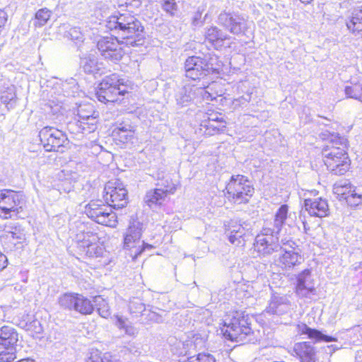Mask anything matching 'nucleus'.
I'll use <instances>...</instances> for the list:
<instances>
[{"mask_svg": "<svg viewBox=\"0 0 362 362\" xmlns=\"http://www.w3.org/2000/svg\"><path fill=\"white\" fill-rule=\"evenodd\" d=\"M288 206L281 205L275 214L273 228H264L256 236L253 247L259 257H267L279 251L281 243H279L278 235L284 225H291L289 223L291 214L288 215Z\"/></svg>", "mask_w": 362, "mask_h": 362, "instance_id": "1", "label": "nucleus"}, {"mask_svg": "<svg viewBox=\"0 0 362 362\" xmlns=\"http://www.w3.org/2000/svg\"><path fill=\"white\" fill-rule=\"evenodd\" d=\"M106 27L117 37L126 40V45L139 46L143 44L144 27L140 21L129 12L112 15L106 21Z\"/></svg>", "mask_w": 362, "mask_h": 362, "instance_id": "2", "label": "nucleus"}, {"mask_svg": "<svg viewBox=\"0 0 362 362\" xmlns=\"http://www.w3.org/2000/svg\"><path fill=\"white\" fill-rule=\"evenodd\" d=\"M329 144L322 149L324 163L333 174L342 175L349 169L350 160L346 152L347 140L338 134H331Z\"/></svg>", "mask_w": 362, "mask_h": 362, "instance_id": "3", "label": "nucleus"}, {"mask_svg": "<svg viewBox=\"0 0 362 362\" xmlns=\"http://www.w3.org/2000/svg\"><path fill=\"white\" fill-rule=\"evenodd\" d=\"M226 189L228 199L234 204H241L249 202L255 189L251 182L243 175L231 176Z\"/></svg>", "mask_w": 362, "mask_h": 362, "instance_id": "4", "label": "nucleus"}, {"mask_svg": "<svg viewBox=\"0 0 362 362\" xmlns=\"http://www.w3.org/2000/svg\"><path fill=\"white\" fill-rule=\"evenodd\" d=\"M250 325L247 316L236 313L231 318L224 320L221 331L226 339L245 343L247 337L252 334Z\"/></svg>", "mask_w": 362, "mask_h": 362, "instance_id": "5", "label": "nucleus"}, {"mask_svg": "<svg viewBox=\"0 0 362 362\" xmlns=\"http://www.w3.org/2000/svg\"><path fill=\"white\" fill-rule=\"evenodd\" d=\"M128 93L123 80L115 74L106 76L98 86L95 95L101 103H115L119 100V96Z\"/></svg>", "mask_w": 362, "mask_h": 362, "instance_id": "6", "label": "nucleus"}, {"mask_svg": "<svg viewBox=\"0 0 362 362\" xmlns=\"http://www.w3.org/2000/svg\"><path fill=\"white\" fill-rule=\"evenodd\" d=\"M25 205V196L22 193L10 189L0 191L1 218L8 219L18 217Z\"/></svg>", "mask_w": 362, "mask_h": 362, "instance_id": "7", "label": "nucleus"}, {"mask_svg": "<svg viewBox=\"0 0 362 362\" xmlns=\"http://www.w3.org/2000/svg\"><path fill=\"white\" fill-rule=\"evenodd\" d=\"M216 85L215 83H212L206 87L185 86L179 88L175 95L176 103L180 107H185L189 105L198 96H201L206 101L215 100L218 95L217 93L213 91Z\"/></svg>", "mask_w": 362, "mask_h": 362, "instance_id": "8", "label": "nucleus"}, {"mask_svg": "<svg viewBox=\"0 0 362 362\" xmlns=\"http://www.w3.org/2000/svg\"><path fill=\"white\" fill-rule=\"evenodd\" d=\"M279 254L276 262L283 269L290 270L301 264L303 260L298 245L292 240L283 238L281 240Z\"/></svg>", "mask_w": 362, "mask_h": 362, "instance_id": "9", "label": "nucleus"}, {"mask_svg": "<svg viewBox=\"0 0 362 362\" xmlns=\"http://www.w3.org/2000/svg\"><path fill=\"white\" fill-rule=\"evenodd\" d=\"M39 137L46 151L62 153L69 145L66 135L53 127L42 128L39 132Z\"/></svg>", "mask_w": 362, "mask_h": 362, "instance_id": "10", "label": "nucleus"}, {"mask_svg": "<svg viewBox=\"0 0 362 362\" xmlns=\"http://www.w3.org/2000/svg\"><path fill=\"white\" fill-rule=\"evenodd\" d=\"M103 198L110 206L122 209L128 202L127 190L119 180L109 181L104 187Z\"/></svg>", "mask_w": 362, "mask_h": 362, "instance_id": "11", "label": "nucleus"}, {"mask_svg": "<svg viewBox=\"0 0 362 362\" xmlns=\"http://www.w3.org/2000/svg\"><path fill=\"white\" fill-rule=\"evenodd\" d=\"M100 202L101 201H91L86 206V214L99 224L115 227L117 223L115 213L109 206L100 204Z\"/></svg>", "mask_w": 362, "mask_h": 362, "instance_id": "12", "label": "nucleus"}, {"mask_svg": "<svg viewBox=\"0 0 362 362\" xmlns=\"http://www.w3.org/2000/svg\"><path fill=\"white\" fill-rule=\"evenodd\" d=\"M59 305L69 310H74L82 315H90L94 310L92 302L85 296L74 293H66L59 298Z\"/></svg>", "mask_w": 362, "mask_h": 362, "instance_id": "13", "label": "nucleus"}, {"mask_svg": "<svg viewBox=\"0 0 362 362\" xmlns=\"http://www.w3.org/2000/svg\"><path fill=\"white\" fill-rule=\"evenodd\" d=\"M217 23L235 35H244L247 29V21L240 14L226 11H221L217 18Z\"/></svg>", "mask_w": 362, "mask_h": 362, "instance_id": "14", "label": "nucleus"}, {"mask_svg": "<svg viewBox=\"0 0 362 362\" xmlns=\"http://www.w3.org/2000/svg\"><path fill=\"white\" fill-rule=\"evenodd\" d=\"M158 187L148 190L144 197L146 204L151 208L161 206L168 199V195L176 191V185L171 180H166L165 183L158 184Z\"/></svg>", "mask_w": 362, "mask_h": 362, "instance_id": "15", "label": "nucleus"}, {"mask_svg": "<svg viewBox=\"0 0 362 362\" xmlns=\"http://www.w3.org/2000/svg\"><path fill=\"white\" fill-rule=\"evenodd\" d=\"M97 47L105 59L113 62L121 60L124 54L117 37H104L98 40Z\"/></svg>", "mask_w": 362, "mask_h": 362, "instance_id": "16", "label": "nucleus"}, {"mask_svg": "<svg viewBox=\"0 0 362 362\" xmlns=\"http://www.w3.org/2000/svg\"><path fill=\"white\" fill-rule=\"evenodd\" d=\"M185 70L186 76L195 81L214 72V69L201 57L192 56L186 59Z\"/></svg>", "mask_w": 362, "mask_h": 362, "instance_id": "17", "label": "nucleus"}, {"mask_svg": "<svg viewBox=\"0 0 362 362\" xmlns=\"http://www.w3.org/2000/svg\"><path fill=\"white\" fill-rule=\"evenodd\" d=\"M296 293L301 297L315 294L314 280L310 269H305L297 277Z\"/></svg>", "mask_w": 362, "mask_h": 362, "instance_id": "18", "label": "nucleus"}, {"mask_svg": "<svg viewBox=\"0 0 362 362\" xmlns=\"http://www.w3.org/2000/svg\"><path fill=\"white\" fill-rule=\"evenodd\" d=\"M143 224L137 220L130 221L124 237V246L127 249H134L141 241Z\"/></svg>", "mask_w": 362, "mask_h": 362, "instance_id": "19", "label": "nucleus"}, {"mask_svg": "<svg viewBox=\"0 0 362 362\" xmlns=\"http://www.w3.org/2000/svg\"><path fill=\"white\" fill-rule=\"evenodd\" d=\"M23 230L18 225L5 226L3 230L2 238L5 243L11 244L8 245L10 250L13 247L21 244L25 239Z\"/></svg>", "mask_w": 362, "mask_h": 362, "instance_id": "20", "label": "nucleus"}, {"mask_svg": "<svg viewBox=\"0 0 362 362\" xmlns=\"http://www.w3.org/2000/svg\"><path fill=\"white\" fill-rule=\"evenodd\" d=\"M304 206L312 216L322 218L329 214L327 202L322 198L306 199L304 202Z\"/></svg>", "mask_w": 362, "mask_h": 362, "instance_id": "21", "label": "nucleus"}, {"mask_svg": "<svg viewBox=\"0 0 362 362\" xmlns=\"http://www.w3.org/2000/svg\"><path fill=\"white\" fill-rule=\"evenodd\" d=\"M204 37L205 40L216 49L223 46L225 40L230 39L229 35L215 25L206 28Z\"/></svg>", "mask_w": 362, "mask_h": 362, "instance_id": "22", "label": "nucleus"}, {"mask_svg": "<svg viewBox=\"0 0 362 362\" xmlns=\"http://www.w3.org/2000/svg\"><path fill=\"white\" fill-rule=\"evenodd\" d=\"M98 118L90 117V119H81L71 122L68 124V129L73 134H88L93 132L97 129Z\"/></svg>", "mask_w": 362, "mask_h": 362, "instance_id": "23", "label": "nucleus"}, {"mask_svg": "<svg viewBox=\"0 0 362 362\" xmlns=\"http://www.w3.org/2000/svg\"><path fill=\"white\" fill-rule=\"evenodd\" d=\"M293 351L300 362H315L316 361V349L309 341L296 344Z\"/></svg>", "mask_w": 362, "mask_h": 362, "instance_id": "24", "label": "nucleus"}, {"mask_svg": "<svg viewBox=\"0 0 362 362\" xmlns=\"http://www.w3.org/2000/svg\"><path fill=\"white\" fill-rule=\"evenodd\" d=\"M290 309L291 305L286 297L273 296L266 312L269 314L282 315L287 313Z\"/></svg>", "mask_w": 362, "mask_h": 362, "instance_id": "25", "label": "nucleus"}, {"mask_svg": "<svg viewBox=\"0 0 362 362\" xmlns=\"http://www.w3.org/2000/svg\"><path fill=\"white\" fill-rule=\"evenodd\" d=\"M19 341V334L16 329L11 326H3L0 328V345L16 349Z\"/></svg>", "mask_w": 362, "mask_h": 362, "instance_id": "26", "label": "nucleus"}, {"mask_svg": "<svg viewBox=\"0 0 362 362\" xmlns=\"http://www.w3.org/2000/svg\"><path fill=\"white\" fill-rule=\"evenodd\" d=\"M78 227L81 229L76 235V240L78 243L79 250L84 249L87 245H88V244L99 240V238L95 233H93L88 229L85 230V226L83 223L80 222Z\"/></svg>", "mask_w": 362, "mask_h": 362, "instance_id": "27", "label": "nucleus"}, {"mask_svg": "<svg viewBox=\"0 0 362 362\" xmlns=\"http://www.w3.org/2000/svg\"><path fill=\"white\" fill-rule=\"evenodd\" d=\"M112 134L120 142L125 144L133 139L134 127L129 122H122L117 125Z\"/></svg>", "mask_w": 362, "mask_h": 362, "instance_id": "28", "label": "nucleus"}, {"mask_svg": "<svg viewBox=\"0 0 362 362\" xmlns=\"http://www.w3.org/2000/svg\"><path fill=\"white\" fill-rule=\"evenodd\" d=\"M297 331L300 334H307L308 338L315 339L317 341H325L326 342H331L337 341L334 337L325 335L317 329L308 327L307 325L304 323L298 324L297 325Z\"/></svg>", "mask_w": 362, "mask_h": 362, "instance_id": "29", "label": "nucleus"}, {"mask_svg": "<svg viewBox=\"0 0 362 362\" xmlns=\"http://www.w3.org/2000/svg\"><path fill=\"white\" fill-rule=\"evenodd\" d=\"M347 30L353 34H357L362 31V8H356L352 12V16L346 21Z\"/></svg>", "mask_w": 362, "mask_h": 362, "instance_id": "30", "label": "nucleus"}, {"mask_svg": "<svg viewBox=\"0 0 362 362\" xmlns=\"http://www.w3.org/2000/svg\"><path fill=\"white\" fill-rule=\"evenodd\" d=\"M81 66L83 71L88 74H96L101 69V64L94 54H89L81 59Z\"/></svg>", "mask_w": 362, "mask_h": 362, "instance_id": "31", "label": "nucleus"}, {"mask_svg": "<svg viewBox=\"0 0 362 362\" xmlns=\"http://www.w3.org/2000/svg\"><path fill=\"white\" fill-rule=\"evenodd\" d=\"M80 251L89 257H98L103 255L105 248L98 240L88 244L87 247Z\"/></svg>", "mask_w": 362, "mask_h": 362, "instance_id": "32", "label": "nucleus"}, {"mask_svg": "<svg viewBox=\"0 0 362 362\" xmlns=\"http://www.w3.org/2000/svg\"><path fill=\"white\" fill-rule=\"evenodd\" d=\"M128 309L132 317H138L145 311L146 306L141 299L133 298L129 300Z\"/></svg>", "mask_w": 362, "mask_h": 362, "instance_id": "33", "label": "nucleus"}, {"mask_svg": "<svg viewBox=\"0 0 362 362\" xmlns=\"http://www.w3.org/2000/svg\"><path fill=\"white\" fill-rule=\"evenodd\" d=\"M235 228L231 230L228 236V240L230 243L236 246L243 245L245 243V240L243 237L245 233V227H243V225H240Z\"/></svg>", "mask_w": 362, "mask_h": 362, "instance_id": "34", "label": "nucleus"}, {"mask_svg": "<svg viewBox=\"0 0 362 362\" xmlns=\"http://www.w3.org/2000/svg\"><path fill=\"white\" fill-rule=\"evenodd\" d=\"M94 307L97 308L98 314L104 318H107L110 315V307L106 300L100 296L93 298Z\"/></svg>", "mask_w": 362, "mask_h": 362, "instance_id": "35", "label": "nucleus"}, {"mask_svg": "<svg viewBox=\"0 0 362 362\" xmlns=\"http://www.w3.org/2000/svg\"><path fill=\"white\" fill-rule=\"evenodd\" d=\"M77 115L81 119H90V117H98V112H95L94 107L90 104H83L79 105L77 110Z\"/></svg>", "mask_w": 362, "mask_h": 362, "instance_id": "36", "label": "nucleus"}, {"mask_svg": "<svg viewBox=\"0 0 362 362\" xmlns=\"http://www.w3.org/2000/svg\"><path fill=\"white\" fill-rule=\"evenodd\" d=\"M116 325L119 329H123L125 333L129 336H135L138 332L131 323H127V320L123 318V317L117 315L116 317Z\"/></svg>", "mask_w": 362, "mask_h": 362, "instance_id": "37", "label": "nucleus"}, {"mask_svg": "<svg viewBox=\"0 0 362 362\" xmlns=\"http://www.w3.org/2000/svg\"><path fill=\"white\" fill-rule=\"evenodd\" d=\"M344 91L347 98L362 102V86L361 84L356 83L351 86H347Z\"/></svg>", "mask_w": 362, "mask_h": 362, "instance_id": "38", "label": "nucleus"}, {"mask_svg": "<svg viewBox=\"0 0 362 362\" xmlns=\"http://www.w3.org/2000/svg\"><path fill=\"white\" fill-rule=\"evenodd\" d=\"M16 349L0 345V362H11L16 358Z\"/></svg>", "mask_w": 362, "mask_h": 362, "instance_id": "39", "label": "nucleus"}, {"mask_svg": "<svg viewBox=\"0 0 362 362\" xmlns=\"http://www.w3.org/2000/svg\"><path fill=\"white\" fill-rule=\"evenodd\" d=\"M51 13V11L47 8L38 10L35 13V25L40 27L45 25L50 18Z\"/></svg>", "mask_w": 362, "mask_h": 362, "instance_id": "40", "label": "nucleus"}, {"mask_svg": "<svg viewBox=\"0 0 362 362\" xmlns=\"http://www.w3.org/2000/svg\"><path fill=\"white\" fill-rule=\"evenodd\" d=\"M354 187L351 186L348 181H341L336 183L334 186V192L335 194L340 195L342 199L348 194L350 189H354Z\"/></svg>", "mask_w": 362, "mask_h": 362, "instance_id": "41", "label": "nucleus"}, {"mask_svg": "<svg viewBox=\"0 0 362 362\" xmlns=\"http://www.w3.org/2000/svg\"><path fill=\"white\" fill-rule=\"evenodd\" d=\"M344 199L351 206H356L362 203V195L356 193L354 187V189H350L348 191V194L344 197Z\"/></svg>", "mask_w": 362, "mask_h": 362, "instance_id": "42", "label": "nucleus"}, {"mask_svg": "<svg viewBox=\"0 0 362 362\" xmlns=\"http://www.w3.org/2000/svg\"><path fill=\"white\" fill-rule=\"evenodd\" d=\"M16 98L15 87L11 86L8 87L6 91L4 92L1 96L2 103L8 105Z\"/></svg>", "mask_w": 362, "mask_h": 362, "instance_id": "43", "label": "nucleus"}, {"mask_svg": "<svg viewBox=\"0 0 362 362\" xmlns=\"http://www.w3.org/2000/svg\"><path fill=\"white\" fill-rule=\"evenodd\" d=\"M189 362H216L214 357L210 354L200 353L197 356L188 358Z\"/></svg>", "mask_w": 362, "mask_h": 362, "instance_id": "44", "label": "nucleus"}, {"mask_svg": "<svg viewBox=\"0 0 362 362\" xmlns=\"http://www.w3.org/2000/svg\"><path fill=\"white\" fill-rule=\"evenodd\" d=\"M66 36L73 41L82 42L83 40V35L80 28L77 27L70 28L67 31Z\"/></svg>", "mask_w": 362, "mask_h": 362, "instance_id": "45", "label": "nucleus"}, {"mask_svg": "<svg viewBox=\"0 0 362 362\" xmlns=\"http://www.w3.org/2000/svg\"><path fill=\"white\" fill-rule=\"evenodd\" d=\"M153 246L151 245L145 243L144 241L141 242V245L140 243L134 247L135 251L134 252V257H136L139 255L146 248L151 249Z\"/></svg>", "mask_w": 362, "mask_h": 362, "instance_id": "46", "label": "nucleus"}, {"mask_svg": "<svg viewBox=\"0 0 362 362\" xmlns=\"http://www.w3.org/2000/svg\"><path fill=\"white\" fill-rule=\"evenodd\" d=\"M176 4L173 0H167L163 4V8L168 12H171L175 9Z\"/></svg>", "mask_w": 362, "mask_h": 362, "instance_id": "47", "label": "nucleus"}, {"mask_svg": "<svg viewBox=\"0 0 362 362\" xmlns=\"http://www.w3.org/2000/svg\"><path fill=\"white\" fill-rule=\"evenodd\" d=\"M251 99V95L247 94L246 96H242L238 99H235L233 102L235 105H245L247 103L250 102Z\"/></svg>", "mask_w": 362, "mask_h": 362, "instance_id": "48", "label": "nucleus"}, {"mask_svg": "<svg viewBox=\"0 0 362 362\" xmlns=\"http://www.w3.org/2000/svg\"><path fill=\"white\" fill-rule=\"evenodd\" d=\"M202 18V13H196L194 16L193 17L192 20V24L194 26H202L203 25V21L201 20Z\"/></svg>", "mask_w": 362, "mask_h": 362, "instance_id": "49", "label": "nucleus"}, {"mask_svg": "<svg viewBox=\"0 0 362 362\" xmlns=\"http://www.w3.org/2000/svg\"><path fill=\"white\" fill-rule=\"evenodd\" d=\"M8 263L7 257L0 251V271L6 267Z\"/></svg>", "mask_w": 362, "mask_h": 362, "instance_id": "50", "label": "nucleus"}, {"mask_svg": "<svg viewBox=\"0 0 362 362\" xmlns=\"http://www.w3.org/2000/svg\"><path fill=\"white\" fill-rule=\"evenodd\" d=\"M6 21V12L3 10H0V29L4 26Z\"/></svg>", "mask_w": 362, "mask_h": 362, "instance_id": "51", "label": "nucleus"}, {"mask_svg": "<svg viewBox=\"0 0 362 362\" xmlns=\"http://www.w3.org/2000/svg\"><path fill=\"white\" fill-rule=\"evenodd\" d=\"M125 4H129L134 7H139L141 5V0H127Z\"/></svg>", "mask_w": 362, "mask_h": 362, "instance_id": "52", "label": "nucleus"}, {"mask_svg": "<svg viewBox=\"0 0 362 362\" xmlns=\"http://www.w3.org/2000/svg\"><path fill=\"white\" fill-rule=\"evenodd\" d=\"M207 127H212L213 128V130L215 132V131H219L220 129H222V128H224L225 127V125L223 124V125H221V126H218V127H215L213 124L211 123V121L209 122V124L208 125H206Z\"/></svg>", "mask_w": 362, "mask_h": 362, "instance_id": "53", "label": "nucleus"}, {"mask_svg": "<svg viewBox=\"0 0 362 362\" xmlns=\"http://www.w3.org/2000/svg\"><path fill=\"white\" fill-rule=\"evenodd\" d=\"M303 4H308L313 1V0H300Z\"/></svg>", "mask_w": 362, "mask_h": 362, "instance_id": "54", "label": "nucleus"}, {"mask_svg": "<svg viewBox=\"0 0 362 362\" xmlns=\"http://www.w3.org/2000/svg\"><path fill=\"white\" fill-rule=\"evenodd\" d=\"M149 315H150V319L151 320H153L155 317H156V315L155 313L152 312V313H149Z\"/></svg>", "mask_w": 362, "mask_h": 362, "instance_id": "55", "label": "nucleus"}, {"mask_svg": "<svg viewBox=\"0 0 362 362\" xmlns=\"http://www.w3.org/2000/svg\"><path fill=\"white\" fill-rule=\"evenodd\" d=\"M303 228L305 233H307V230H308V228L307 227V224L305 221H303Z\"/></svg>", "mask_w": 362, "mask_h": 362, "instance_id": "56", "label": "nucleus"}, {"mask_svg": "<svg viewBox=\"0 0 362 362\" xmlns=\"http://www.w3.org/2000/svg\"><path fill=\"white\" fill-rule=\"evenodd\" d=\"M211 121H212V122L218 121V122H221V123H224V122H223V121L222 120V119H220V120H219L218 118H217L216 119H211Z\"/></svg>", "mask_w": 362, "mask_h": 362, "instance_id": "57", "label": "nucleus"}]
</instances>
